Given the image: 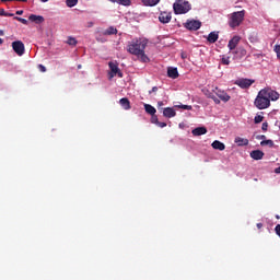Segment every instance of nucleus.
Listing matches in <instances>:
<instances>
[{"label": "nucleus", "mask_w": 280, "mask_h": 280, "mask_svg": "<svg viewBox=\"0 0 280 280\" xmlns=\"http://www.w3.org/2000/svg\"><path fill=\"white\" fill-rule=\"evenodd\" d=\"M145 47H148V39L138 38L127 45V51L131 56H136L140 62H150V57L145 55Z\"/></svg>", "instance_id": "obj_1"}, {"label": "nucleus", "mask_w": 280, "mask_h": 280, "mask_svg": "<svg viewBox=\"0 0 280 280\" xmlns=\"http://www.w3.org/2000/svg\"><path fill=\"white\" fill-rule=\"evenodd\" d=\"M279 92L271 89H262L258 92V95L255 100L256 106H270V102H277L279 100Z\"/></svg>", "instance_id": "obj_2"}, {"label": "nucleus", "mask_w": 280, "mask_h": 280, "mask_svg": "<svg viewBox=\"0 0 280 280\" xmlns=\"http://www.w3.org/2000/svg\"><path fill=\"white\" fill-rule=\"evenodd\" d=\"M245 16H246L245 10L233 12L230 15V21H229L230 27H232V30H235V27H240V25H242V23L244 22Z\"/></svg>", "instance_id": "obj_3"}, {"label": "nucleus", "mask_w": 280, "mask_h": 280, "mask_svg": "<svg viewBox=\"0 0 280 280\" xmlns=\"http://www.w3.org/2000/svg\"><path fill=\"white\" fill-rule=\"evenodd\" d=\"M175 14H187L191 10V3L187 0H176L173 4Z\"/></svg>", "instance_id": "obj_4"}, {"label": "nucleus", "mask_w": 280, "mask_h": 280, "mask_svg": "<svg viewBox=\"0 0 280 280\" xmlns=\"http://www.w3.org/2000/svg\"><path fill=\"white\" fill-rule=\"evenodd\" d=\"M184 27L189 32H198V30L202 27V22H200L199 20H187L184 23Z\"/></svg>", "instance_id": "obj_5"}, {"label": "nucleus", "mask_w": 280, "mask_h": 280, "mask_svg": "<svg viewBox=\"0 0 280 280\" xmlns=\"http://www.w3.org/2000/svg\"><path fill=\"white\" fill-rule=\"evenodd\" d=\"M108 67L110 69V72H109L110 80L112 78H115V75H118V78H124V73H121V70H119V65L117 63V61H110L108 63Z\"/></svg>", "instance_id": "obj_6"}, {"label": "nucleus", "mask_w": 280, "mask_h": 280, "mask_svg": "<svg viewBox=\"0 0 280 280\" xmlns=\"http://www.w3.org/2000/svg\"><path fill=\"white\" fill-rule=\"evenodd\" d=\"M12 49L18 56H23L25 54V44L21 40H15L12 43Z\"/></svg>", "instance_id": "obj_7"}, {"label": "nucleus", "mask_w": 280, "mask_h": 280, "mask_svg": "<svg viewBox=\"0 0 280 280\" xmlns=\"http://www.w3.org/2000/svg\"><path fill=\"white\" fill-rule=\"evenodd\" d=\"M234 84L236 86H240V89H250L253 84H255V80L252 79H237Z\"/></svg>", "instance_id": "obj_8"}, {"label": "nucleus", "mask_w": 280, "mask_h": 280, "mask_svg": "<svg viewBox=\"0 0 280 280\" xmlns=\"http://www.w3.org/2000/svg\"><path fill=\"white\" fill-rule=\"evenodd\" d=\"M160 23L166 24L172 21V12L162 11L159 15Z\"/></svg>", "instance_id": "obj_9"}, {"label": "nucleus", "mask_w": 280, "mask_h": 280, "mask_svg": "<svg viewBox=\"0 0 280 280\" xmlns=\"http://www.w3.org/2000/svg\"><path fill=\"white\" fill-rule=\"evenodd\" d=\"M240 40H242V37L238 35L233 36L228 44V48L230 49V51H233V49H235V47H237V45H240Z\"/></svg>", "instance_id": "obj_10"}, {"label": "nucleus", "mask_w": 280, "mask_h": 280, "mask_svg": "<svg viewBox=\"0 0 280 280\" xmlns=\"http://www.w3.org/2000/svg\"><path fill=\"white\" fill-rule=\"evenodd\" d=\"M214 93L219 98H221L222 102H229V100H231V96L226 92H224L218 88H215Z\"/></svg>", "instance_id": "obj_11"}, {"label": "nucleus", "mask_w": 280, "mask_h": 280, "mask_svg": "<svg viewBox=\"0 0 280 280\" xmlns=\"http://www.w3.org/2000/svg\"><path fill=\"white\" fill-rule=\"evenodd\" d=\"M28 21H31V23H36V25H40V23H45V18L43 15L31 14Z\"/></svg>", "instance_id": "obj_12"}, {"label": "nucleus", "mask_w": 280, "mask_h": 280, "mask_svg": "<svg viewBox=\"0 0 280 280\" xmlns=\"http://www.w3.org/2000/svg\"><path fill=\"white\" fill-rule=\"evenodd\" d=\"M264 155L265 153L261 150H254L249 153V156L254 159V161H261V159H264Z\"/></svg>", "instance_id": "obj_13"}, {"label": "nucleus", "mask_w": 280, "mask_h": 280, "mask_svg": "<svg viewBox=\"0 0 280 280\" xmlns=\"http://www.w3.org/2000/svg\"><path fill=\"white\" fill-rule=\"evenodd\" d=\"M164 117H167L168 119H172V117H176V110L172 107H165L163 110Z\"/></svg>", "instance_id": "obj_14"}, {"label": "nucleus", "mask_w": 280, "mask_h": 280, "mask_svg": "<svg viewBox=\"0 0 280 280\" xmlns=\"http://www.w3.org/2000/svg\"><path fill=\"white\" fill-rule=\"evenodd\" d=\"M213 150H220V152L226 150V145L223 142H220V140H214L212 142Z\"/></svg>", "instance_id": "obj_15"}, {"label": "nucleus", "mask_w": 280, "mask_h": 280, "mask_svg": "<svg viewBox=\"0 0 280 280\" xmlns=\"http://www.w3.org/2000/svg\"><path fill=\"white\" fill-rule=\"evenodd\" d=\"M192 135L194 137H201V135H207V129L206 127H197L192 129Z\"/></svg>", "instance_id": "obj_16"}, {"label": "nucleus", "mask_w": 280, "mask_h": 280, "mask_svg": "<svg viewBox=\"0 0 280 280\" xmlns=\"http://www.w3.org/2000/svg\"><path fill=\"white\" fill-rule=\"evenodd\" d=\"M218 38H220V35L218 34V32H211L208 35L207 40L208 43L213 44V43H218Z\"/></svg>", "instance_id": "obj_17"}, {"label": "nucleus", "mask_w": 280, "mask_h": 280, "mask_svg": "<svg viewBox=\"0 0 280 280\" xmlns=\"http://www.w3.org/2000/svg\"><path fill=\"white\" fill-rule=\"evenodd\" d=\"M167 75H168V78H172V80H176V78H178V69L177 68H168Z\"/></svg>", "instance_id": "obj_18"}, {"label": "nucleus", "mask_w": 280, "mask_h": 280, "mask_svg": "<svg viewBox=\"0 0 280 280\" xmlns=\"http://www.w3.org/2000/svg\"><path fill=\"white\" fill-rule=\"evenodd\" d=\"M141 2L143 5L154 8V5H159V3H161V0H141Z\"/></svg>", "instance_id": "obj_19"}, {"label": "nucleus", "mask_w": 280, "mask_h": 280, "mask_svg": "<svg viewBox=\"0 0 280 280\" xmlns=\"http://www.w3.org/2000/svg\"><path fill=\"white\" fill-rule=\"evenodd\" d=\"M234 143H236L237 145H248V139L236 137Z\"/></svg>", "instance_id": "obj_20"}, {"label": "nucleus", "mask_w": 280, "mask_h": 280, "mask_svg": "<svg viewBox=\"0 0 280 280\" xmlns=\"http://www.w3.org/2000/svg\"><path fill=\"white\" fill-rule=\"evenodd\" d=\"M112 3H118V5L129 7L131 1L130 0H109Z\"/></svg>", "instance_id": "obj_21"}, {"label": "nucleus", "mask_w": 280, "mask_h": 280, "mask_svg": "<svg viewBox=\"0 0 280 280\" xmlns=\"http://www.w3.org/2000/svg\"><path fill=\"white\" fill-rule=\"evenodd\" d=\"M103 34L104 36H113V34H117V30L114 26H109Z\"/></svg>", "instance_id": "obj_22"}, {"label": "nucleus", "mask_w": 280, "mask_h": 280, "mask_svg": "<svg viewBox=\"0 0 280 280\" xmlns=\"http://www.w3.org/2000/svg\"><path fill=\"white\" fill-rule=\"evenodd\" d=\"M145 113H148L149 115H155L156 114V108H154V106H145Z\"/></svg>", "instance_id": "obj_23"}, {"label": "nucleus", "mask_w": 280, "mask_h": 280, "mask_svg": "<svg viewBox=\"0 0 280 280\" xmlns=\"http://www.w3.org/2000/svg\"><path fill=\"white\" fill-rule=\"evenodd\" d=\"M67 44L71 47H75V45H78V39H75V37H68Z\"/></svg>", "instance_id": "obj_24"}, {"label": "nucleus", "mask_w": 280, "mask_h": 280, "mask_svg": "<svg viewBox=\"0 0 280 280\" xmlns=\"http://www.w3.org/2000/svg\"><path fill=\"white\" fill-rule=\"evenodd\" d=\"M66 5L68 8H75V5H78V0H66Z\"/></svg>", "instance_id": "obj_25"}, {"label": "nucleus", "mask_w": 280, "mask_h": 280, "mask_svg": "<svg viewBox=\"0 0 280 280\" xmlns=\"http://www.w3.org/2000/svg\"><path fill=\"white\" fill-rule=\"evenodd\" d=\"M119 105L120 106H130V101L127 97L120 98Z\"/></svg>", "instance_id": "obj_26"}, {"label": "nucleus", "mask_w": 280, "mask_h": 280, "mask_svg": "<svg viewBox=\"0 0 280 280\" xmlns=\"http://www.w3.org/2000/svg\"><path fill=\"white\" fill-rule=\"evenodd\" d=\"M260 145H269V148H272L275 145V141H272V140H262L260 142Z\"/></svg>", "instance_id": "obj_27"}, {"label": "nucleus", "mask_w": 280, "mask_h": 280, "mask_svg": "<svg viewBox=\"0 0 280 280\" xmlns=\"http://www.w3.org/2000/svg\"><path fill=\"white\" fill-rule=\"evenodd\" d=\"M261 121H264V116L256 115L254 118V124H261Z\"/></svg>", "instance_id": "obj_28"}, {"label": "nucleus", "mask_w": 280, "mask_h": 280, "mask_svg": "<svg viewBox=\"0 0 280 280\" xmlns=\"http://www.w3.org/2000/svg\"><path fill=\"white\" fill-rule=\"evenodd\" d=\"M15 21H19V22L22 23L23 25H27V20H25V19H23V18L15 16Z\"/></svg>", "instance_id": "obj_29"}, {"label": "nucleus", "mask_w": 280, "mask_h": 280, "mask_svg": "<svg viewBox=\"0 0 280 280\" xmlns=\"http://www.w3.org/2000/svg\"><path fill=\"white\" fill-rule=\"evenodd\" d=\"M151 124H159V117L156 115L153 114V116L151 117Z\"/></svg>", "instance_id": "obj_30"}, {"label": "nucleus", "mask_w": 280, "mask_h": 280, "mask_svg": "<svg viewBox=\"0 0 280 280\" xmlns=\"http://www.w3.org/2000/svg\"><path fill=\"white\" fill-rule=\"evenodd\" d=\"M275 51H276V54H277V57H278L279 60H280V46H279V45H276V46H275Z\"/></svg>", "instance_id": "obj_31"}, {"label": "nucleus", "mask_w": 280, "mask_h": 280, "mask_svg": "<svg viewBox=\"0 0 280 280\" xmlns=\"http://www.w3.org/2000/svg\"><path fill=\"white\" fill-rule=\"evenodd\" d=\"M261 130H262L264 132H267V131H268V122H262Z\"/></svg>", "instance_id": "obj_32"}, {"label": "nucleus", "mask_w": 280, "mask_h": 280, "mask_svg": "<svg viewBox=\"0 0 280 280\" xmlns=\"http://www.w3.org/2000/svg\"><path fill=\"white\" fill-rule=\"evenodd\" d=\"M38 69H39V71H42V73H45V71H47V68H45V66H43V65H39Z\"/></svg>", "instance_id": "obj_33"}, {"label": "nucleus", "mask_w": 280, "mask_h": 280, "mask_svg": "<svg viewBox=\"0 0 280 280\" xmlns=\"http://www.w3.org/2000/svg\"><path fill=\"white\" fill-rule=\"evenodd\" d=\"M159 91V86H153L151 91H149L150 95H152V93H156Z\"/></svg>", "instance_id": "obj_34"}, {"label": "nucleus", "mask_w": 280, "mask_h": 280, "mask_svg": "<svg viewBox=\"0 0 280 280\" xmlns=\"http://www.w3.org/2000/svg\"><path fill=\"white\" fill-rule=\"evenodd\" d=\"M156 126H159V128H165L167 126V124L166 122L158 121Z\"/></svg>", "instance_id": "obj_35"}, {"label": "nucleus", "mask_w": 280, "mask_h": 280, "mask_svg": "<svg viewBox=\"0 0 280 280\" xmlns=\"http://www.w3.org/2000/svg\"><path fill=\"white\" fill-rule=\"evenodd\" d=\"M222 62H223V65H230L231 63V61L229 60V57L222 58Z\"/></svg>", "instance_id": "obj_36"}, {"label": "nucleus", "mask_w": 280, "mask_h": 280, "mask_svg": "<svg viewBox=\"0 0 280 280\" xmlns=\"http://www.w3.org/2000/svg\"><path fill=\"white\" fill-rule=\"evenodd\" d=\"M256 139H258V140H260V139H261L262 141H266V136H264V135H261V136H257V137H256Z\"/></svg>", "instance_id": "obj_37"}, {"label": "nucleus", "mask_w": 280, "mask_h": 280, "mask_svg": "<svg viewBox=\"0 0 280 280\" xmlns=\"http://www.w3.org/2000/svg\"><path fill=\"white\" fill-rule=\"evenodd\" d=\"M179 108H184V110H191V106H179Z\"/></svg>", "instance_id": "obj_38"}, {"label": "nucleus", "mask_w": 280, "mask_h": 280, "mask_svg": "<svg viewBox=\"0 0 280 280\" xmlns=\"http://www.w3.org/2000/svg\"><path fill=\"white\" fill-rule=\"evenodd\" d=\"M256 226H257V229H262L264 224L262 223H257Z\"/></svg>", "instance_id": "obj_39"}, {"label": "nucleus", "mask_w": 280, "mask_h": 280, "mask_svg": "<svg viewBox=\"0 0 280 280\" xmlns=\"http://www.w3.org/2000/svg\"><path fill=\"white\" fill-rule=\"evenodd\" d=\"M266 108H268V106H258V109H259V110H264V109H266Z\"/></svg>", "instance_id": "obj_40"}, {"label": "nucleus", "mask_w": 280, "mask_h": 280, "mask_svg": "<svg viewBox=\"0 0 280 280\" xmlns=\"http://www.w3.org/2000/svg\"><path fill=\"white\" fill-rule=\"evenodd\" d=\"M275 174H280V166L275 168Z\"/></svg>", "instance_id": "obj_41"}, {"label": "nucleus", "mask_w": 280, "mask_h": 280, "mask_svg": "<svg viewBox=\"0 0 280 280\" xmlns=\"http://www.w3.org/2000/svg\"><path fill=\"white\" fill-rule=\"evenodd\" d=\"M16 14L21 16V14H23V10L16 11Z\"/></svg>", "instance_id": "obj_42"}, {"label": "nucleus", "mask_w": 280, "mask_h": 280, "mask_svg": "<svg viewBox=\"0 0 280 280\" xmlns=\"http://www.w3.org/2000/svg\"><path fill=\"white\" fill-rule=\"evenodd\" d=\"M42 1V3H47V1H49V0H40Z\"/></svg>", "instance_id": "obj_43"}, {"label": "nucleus", "mask_w": 280, "mask_h": 280, "mask_svg": "<svg viewBox=\"0 0 280 280\" xmlns=\"http://www.w3.org/2000/svg\"><path fill=\"white\" fill-rule=\"evenodd\" d=\"M125 110H130V106L125 107Z\"/></svg>", "instance_id": "obj_44"}, {"label": "nucleus", "mask_w": 280, "mask_h": 280, "mask_svg": "<svg viewBox=\"0 0 280 280\" xmlns=\"http://www.w3.org/2000/svg\"><path fill=\"white\" fill-rule=\"evenodd\" d=\"M0 45H3V39L2 38H0Z\"/></svg>", "instance_id": "obj_45"}, {"label": "nucleus", "mask_w": 280, "mask_h": 280, "mask_svg": "<svg viewBox=\"0 0 280 280\" xmlns=\"http://www.w3.org/2000/svg\"><path fill=\"white\" fill-rule=\"evenodd\" d=\"M3 34H4L3 31H0V36H3Z\"/></svg>", "instance_id": "obj_46"}, {"label": "nucleus", "mask_w": 280, "mask_h": 280, "mask_svg": "<svg viewBox=\"0 0 280 280\" xmlns=\"http://www.w3.org/2000/svg\"><path fill=\"white\" fill-rule=\"evenodd\" d=\"M159 106H163V103L161 102V103H159Z\"/></svg>", "instance_id": "obj_47"}, {"label": "nucleus", "mask_w": 280, "mask_h": 280, "mask_svg": "<svg viewBox=\"0 0 280 280\" xmlns=\"http://www.w3.org/2000/svg\"><path fill=\"white\" fill-rule=\"evenodd\" d=\"M144 106H150V104H144Z\"/></svg>", "instance_id": "obj_48"}]
</instances>
